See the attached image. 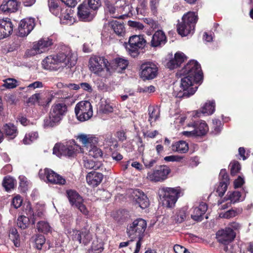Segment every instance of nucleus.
I'll return each mask as SVG.
<instances>
[{"label":"nucleus","instance_id":"nucleus-1","mask_svg":"<svg viewBox=\"0 0 253 253\" xmlns=\"http://www.w3.org/2000/svg\"><path fill=\"white\" fill-rule=\"evenodd\" d=\"M77 59L76 53L70 47H66L57 54L47 56L42 60V64L45 69L58 71L75 66Z\"/></svg>","mask_w":253,"mask_h":253},{"label":"nucleus","instance_id":"nucleus-2","mask_svg":"<svg viewBox=\"0 0 253 253\" xmlns=\"http://www.w3.org/2000/svg\"><path fill=\"white\" fill-rule=\"evenodd\" d=\"M88 68L92 74L103 78L110 76L113 70L105 57L99 56L90 57L88 61Z\"/></svg>","mask_w":253,"mask_h":253},{"label":"nucleus","instance_id":"nucleus-3","mask_svg":"<svg viewBox=\"0 0 253 253\" xmlns=\"http://www.w3.org/2000/svg\"><path fill=\"white\" fill-rule=\"evenodd\" d=\"M147 227L146 221L138 218L134 220L130 224L127 228V233L129 237L132 238H137L135 244V251L133 253H138L141 246V239Z\"/></svg>","mask_w":253,"mask_h":253},{"label":"nucleus","instance_id":"nucleus-4","mask_svg":"<svg viewBox=\"0 0 253 253\" xmlns=\"http://www.w3.org/2000/svg\"><path fill=\"white\" fill-rule=\"evenodd\" d=\"M67 111L65 103H55L51 108L49 116L44 120L45 128L53 127L58 125Z\"/></svg>","mask_w":253,"mask_h":253},{"label":"nucleus","instance_id":"nucleus-5","mask_svg":"<svg viewBox=\"0 0 253 253\" xmlns=\"http://www.w3.org/2000/svg\"><path fill=\"white\" fill-rule=\"evenodd\" d=\"M78 153H84V151L74 140H70L65 143H57L53 149V154L58 157L62 156L74 157Z\"/></svg>","mask_w":253,"mask_h":253},{"label":"nucleus","instance_id":"nucleus-6","mask_svg":"<svg viewBox=\"0 0 253 253\" xmlns=\"http://www.w3.org/2000/svg\"><path fill=\"white\" fill-rule=\"evenodd\" d=\"M158 193L163 205L170 208L174 206L180 197V189L178 187H162L159 189Z\"/></svg>","mask_w":253,"mask_h":253},{"label":"nucleus","instance_id":"nucleus-7","mask_svg":"<svg viewBox=\"0 0 253 253\" xmlns=\"http://www.w3.org/2000/svg\"><path fill=\"white\" fill-rule=\"evenodd\" d=\"M197 21V15L195 12H188L184 14L182 18L181 22L177 26L178 34L182 37L193 34Z\"/></svg>","mask_w":253,"mask_h":253},{"label":"nucleus","instance_id":"nucleus-8","mask_svg":"<svg viewBox=\"0 0 253 253\" xmlns=\"http://www.w3.org/2000/svg\"><path fill=\"white\" fill-rule=\"evenodd\" d=\"M184 76L181 79V89L177 94L178 97L187 98L193 95L198 88V86L195 84V83L200 82H196L194 78L192 76L187 75Z\"/></svg>","mask_w":253,"mask_h":253},{"label":"nucleus","instance_id":"nucleus-9","mask_svg":"<svg viewBox=\"0 0 253 253\" xmlns=\"http://www.w3.org/2000/svg\"><path fill=\"white\" fill-rule=\"evenodd\" d=\"M180 76L187 75L194 78L196 82H201L203 80V73L199 63L191 60L179 71Z\"/></svg>","mask_w":253,"mask_h":253},{"label":"nucleus","instance_id":"nucleus-10","mask_svg":"<svg viewBox=\"0 0 253 253\" xmlns=\"http://www.w3.org/2000/svg\"><path fill=\"white\" fill-rule=\"evenodd\" d=\"M77 119L80 122L90 119L93 115L92 106L88 101H82L78 103L75 107Z\"/></svg>","mask_w":253,"mask_h":253},{"label":"nucleus","instance_id":"nucleus-11","mask_svg":"<svg viewBox=\"0 0 253 253\" xmlns=\"http://www.w3.org/2000/svg\"><path fill=\"white\" fill-rule=\"evenodd\" d=\"M146 43L143 36L133 35L129 38L126 49L131 56L135 57L139 54V50L145 46Z\"/></svg>","mask_w":253,"mask_h":253},{"label":"nucleus","instance_id":"nucleus-12","mask_svg":"<svg viewBox=\"0 0 253 253\" xmlns=\"http://www.w3.org/2000/svg\"><path fill=\"white\" fill-rule=\"evenodd\" d=\"M53 44L52 40L49 38H43L33 43L32 47L27 50L25 55L29 57L45 52Z\"/></svg>","mask_w":253,"mask_h":253},{"label":"nucleus","instance_id":"nucleus-13","mask_svg":"<svg viewBox=\"0 0 253 253\" xmlns=\"http://www.w3.org/2000/svg\"><path fill=\"white\" fill-rule=\"evenodd\" d=\"M66 193L71 206L77 208L84 215H88L89 211L84 204V201L83 198L76 191L73 190H67Z\"/></svg>","mask_w":253,"mask_h":253},{"label":"nucleus","instance_id":"nucleus-14","mask_svg":"<svg viewBox=\"0 0 253 253\" xmlns=\"http://www.w3.org/2000/svg\"><path fill=\"white\" fill-rule=\"evenodd\" d=\"M39 176L41 179L51 184L64 185L66 183L64 178L47 168L43 170L41 169L39 171Z\"/></svg>","mask_w":253,"mask_h":253},{"label":"nucleus","instance_id":"nucleus-15","mask_svg":"<svg viewBox=\"0 0 253 253\" xmlns=\"http://www.w3.org/2000/svg\"><path fill=\"white\" fill-rule=\"evenodd\" d=\"M170 169L166 165H161L148 172L147 178L153 182H162L168 178Z\"/></svg>","mask_w":253,"mask_h":253},{"label":"nucleus","instance_id":"nucleus-16","mask_svg":"<svg viewBox=\"0 0 253 253\" xmlns=\"http://www.w3.org/2000/svg\"><path fill=\"white\" fill-rule=\"evenodd\" d=\"M69 236L74 241H78L80 244L85 246L92 239V235L86 229L81 231L70 229L68 231Z\"/></svg>","mask_w":253,"mask_h":253},{"label":"nucleus","instance_id":"nucleus-17","mask_svg":"<svg viewBox=\"0 0 253 253\" xmlns=\"http://www.w3.org/2000/svg\"><path fill=\"white\" fill-rule=\"evenodd\" d=\"M141 77L144 80H151L156 77L158 74V67L153 62H147L141 66Z\"/></svg>","mask_w":253,"mask_h":253},{"label":"nucleus","instance_id":"nucleus-18","mask_svg":"<svg viewBox=\"0 0 253 253\" xmlns=\"http://www.w3.org/2000/svg\"><path fill=\"white\" fill-rule=\"evenodd\" d=\"M42 208L40 206H36L34 209L30 203H27L24 206L23 212L26 216L31 219L33 224H35L38 218L41 217L43 214Z\"/></svg>","mask_w":253,"mask_h":253},{"label":"nucleus","instance_id":"nucleus-19","mask_svg":"<svg viewBox=\"0 0 253 253\" xmlns=\"http://www.w3.org/2000/svg\"><path fill=\"white\" fill-rule=\"evenodd\" d=\"M35 26L33 18H27L21 20L18 27V36L25 37L27 36Z\"/></svg>","mask_w":253,"mask_h":253},{"label":"nucleus","instance_id":"nucleus-20","mask_svg":"<svg viewBox=\"0 0 253 253\" xmlns=\"http://www.w3.org/2000/svg\"><path fill=\"white\" fill-rule=\"evenodd\" d=\"M236 236L235 232H232L229 228L219 230L216 233L218 241L223 245H227L234 240Z\"/></svg>","mask_w":253,"mask_h":253},{"label":"nucleus","instance_id":"nucleus-21","mask_svg":"<svg viewBox=\"0 0 253 253\" xmlns=\"http://www.w3.org/2000/svg\"><path fill=\"white\" fill-rule=\"evenodd\" d=\"M208 210V206L205 203H201L198 206L193 207L191 209V217L196 221H201Z\"/></svg>","mask_w":253,"mask_h":253},{"label":"nucleus","instance_id":"nucleus-22","mask_svg":"<svg viewBox=\"0 0 253 253\" xmlns=\"http://www.w3.org/2000/svg\"><path fill=\"white\" fill-rule=\"evenodd\" d=\"M78 16L79 18L84 21H90L94 17V13L92 9L89 8L85 4H81L78 7Z\"/></svg>","mask_w":253,"mask_h":253},{"label":"nucleus","instance_id":"nucleus-23","mask_svg":"<svg viewBox=\"0 0 253 253\" xmlns=\"http://www.w3.org/2000/svg\"><path fill=\"white\" fill-rule=\"evenodd\" d=\"M132 197L134 202L141 209H145L148 207L149 201L147 196L143 192L139 190H133L132 193Z\"/></svg>","mask_w":253,"mask_h":253},{"label":"nucleus","instance_id":"nucleus-24","mask_svg":"<svg viewBox=\"0 0 253 253\" xmlns=\"http://www.w3.org/2000/svg\"><path fill=\"white\" fill-rule=\"evenodd\" d=\"M167 40L165 33L158 30L154 34L151 41V46L154 47H161L167 42Z\"/></svg>","mask_w":253,"mask_h":253},{"label":"nucleus","instance_id":"nucleus-25","mask_svg":"<svg viewBox=\"0 0 253 253\" xmlns=\"http://www.w3.org/2000/svg\"><path fill=\"white\" fill-rule=\"evenodd\" d=\"M215 111V102L213 101H209L204 104L199 111H195L192 112L193 116H196V117H200L201 114L205 115H210L213 113Z\"/></svg>","mask_w":253,"mask_h":253},{"label":"nucleus","instance_id":"nucleus-26","mask_svg":"<svg viewBox=\"0 0 253 253\" xmlns=\"http://www.w3.org/2000/svg\"><path fill=\"white\" fill-rule=\"evenodd\" d=\"M128 62L126 59L117 58L109 62V66L113 68L112 73L114 72H121L127 66Z\"/></svg>","mask_w":253,"mask_h":253},{"label":"nucleus","instance_id":"nucleus-27","mask_svg":"<svg viewBox=\"0 0 253 253\" xmlns=\"http://www.w3.org/2000/svg\"><path fill=\"white\" fill-rule=\"evenodd\" d=\"M84 167L86 169H94L95 170L100 169L101 171L106 170L102 162L100 161H93L90 158H84Z\"/></svg>","mask_w":253,"mask_h":253},{"label":"nucleus","instance_id":"nucleus-28","mask_svg":"<svg viewBox=\"0 0 253 253\" xmlns=\"http://www.w3.org/2000/svg\"><path fill=\"white\" fill-rule=\"evenodd\" d=\"M102 174L95 171L90 172L86 176L87 184L92 187L98 186L102 181Z\"/></svg>","mask_w":253,"mask_h":253},{"label":"nucleus","instance_id":"nucleus-29","mask_svg":"<svg viewBox=\"0 0 253 253\" xmlns=\"http://www.w3.org/2000/svg\"><path fill=\"white\" fill-rule=\"evenodd\" d=\"M187 126L194 128L197 133V136H202L206 134L209 130V127L205 122L201 121L196 123H188Z\"/></svg>","mask_w":253,"mask_h":253},{"label":"nucleus","instance_id":"nucleus-30","mask_svg":"<svg viewBox=\"0 0 253 253\" xmlns=\"http://www.w3.org/2000/svg\"><path fill=\"white\" fill-rule=\"evenodd\" d=\"M59 17L62 24L71 25L75 22L74 14L69 9H63L62 13Z\"/></svg>","mask_w":253,"mask_h":253},{"label":"nucleus","instance_id":"nucleus-31","mask_svg":"<svg viewBox=\"0 0 253 253\" xmlns=\"http://www.w3.org/2000/svg\"><path fill=\"white\" fill-rule=\"evenodd\" d=\"M246 197V194L243 191L242 193L235 191L233 192H228L225 197L226 200H229L230 203H235L243 201Z\"/></svg>","mask_w":253,"mask_h":253},{"label":"nucleus","instance_id":"nucleus-32","mask_svg":"<svg viewBox=\"0 0 253 253\" xmlns=\"http://www.w3.org/2000/svg\"><path fill=\"white\" fill-rule=\"evenodd\" d=\"M77 138L82 142L84 147H87L89 145L90 147L92 144L97 142V138L92 134H80L77 137Z\"/></svg>","mask_w":253,"mask_h":253},{"label":"nucleus","instance_id":"nucleus-33","mask_svg":"<svg viewBox=\"0 0 253 253\" xmlns=\"http://www.w3.org/2000/svg\"><path fill=\"white\" fill-rule=\"evenodd\" d=\"M18 9V3L15 0L4 1L0 6V10L3 12H13Z\"/></svg>","mask_w":253,"mask_h":253},{"label":"nucleus","instance_id":"nucleus-34","mask_svg":"<svg viewBox=\"0 0 253 253\" xmlns=\"http://www.w3.org/2000/svg\"><path fill=\"white\" fill-rule=\"evenodd\" d=\"M0 28L4 33V35L7 37L10 36L13 30V25L8 18L0 19Z\"/></svg>","mask_w":253,"mask_h":253},{"label":"nucleus","instance_id":"nucleus-35","mask_svg":"<svg viewBox=\"0 0 253 253\" xmlns=\"http://www.w3.org/2000/svg\"><path fill=\"white\" fill-rule=\"evenodd\" d=\"M55 95L57 97L62 99L61 103H65V104H68L69 103H72V94L71 92H68V88L65 87L63 90H60L58 91Z\"/></svg>","mask_w":253,"mask_h":253},{"label":"nucleus","instance_id":"nucleus-36","mask_svg":"<svg viewBox=\"0 0 253 253\" xmlns=\"http://www.w3.org/2000/svg\"><path fill=\"white\" fill-rule=\"evenodd\" d=\"M172 150L178 153H185L189 150L187 143L185 141H179L172 144Z\"/></svg>","mask_w":253,"mask_h":253},{"label":"nucleus","instance_id":"nucleus-37","mask_svg":"<svg viewBox=\"0 0 253 253\" xmlns=\"http://www.w3.org/2000/svg\"><path fill=\"white\" fill-rule=\"evenodd\" d=\"M3 129L6 136L10 139H13L17 134L16 127L12 124H6L3 126Z\"/></svg>","mask_w":253,"mask_h":253},{"label":"nucleus","instance_id":"nucleus-38","mask_svg":"<svg viewBox=\"0 0 253 253\" xmlns=\"http://www.w3.org/2000/svg\"><path fill=\"white\" fill-rule=\"evenodd\" d=\"M109 26L114 32L119 35L124 32V26L122 23L118 21H112L109 23Z\"/></svg>","mask_w":253,"mask_h":253},{"label":"nucleus","instance_id":"nucleus-39","mask_svg":"<svg viewBox=\"0 0 253 253\" xmlns=\"http://www.w3.org/2000/svg\"><path fill=\"white\" fill-rule=\"evenodd\" d=\"M48 5L50 11L56 16L59 17L60 14L62 13V10L65 9V8H61L56 2L52 0L49 1Z\"/></svg>","mask_w":253,"mask_h":253},{"label":"nucleus","instance_id":"nucleus-40","mask_svg":"<svg viewBox=\"0 0 253 253\" xmlns=\"http://www.w3.org/2000/svg\"><path fill=\"white\" fill-rule=\"evenodd\" d=\"M9 238L12 241L15 247H19L20 246V237L16 229L11 228L10 230Z\"/></svg>","mask_w":253,"mask_h":253},{"label":"nucleus","instance_id":"nucleus-41","mask_svg":"<svg viewBox=\"0 0 253 253\" xmlns=\"http://www.w3.org/2000/svg\"><path fill=\"white\" fill-rule=\"evenodd\" d=\"M16 181L12 177L6 176L3 179L2 185L7 191H9L14 188Z\"/></svg>","mask_w":253,"mask_h":253},{"label":"nucleus","instance_id":"nucleus-42","mask_svg":"<svg viewBox=\"0 0 253 253\" xmlns=\"http://www.w3.org/2000/svg\"><path fill=\"white\" fill-rule=\"evenodd\" d=\"M103 250L102 244L97 239H94L92 242L90 253H99Z\"/></svg>","mask_w":253,"mask_h":253},{"label":"nucleus","instance_id":"nucleus-43","mask_svg":"<svg viewBox=\"0 0 253 253\" xmlns=\"http://www.w3.org/2000/svg\"><path fill=\"white\" fill-rule=\"evenodd\" d=\"M103 153L100 149L96 146H91L88 150V156L89 158L92 157L94 159L101 158Z\"/></svg>","mask_w":253,"mask_h":253},{"label":"nucleus","instance_id":"nucleus-44","mask_svg":"<svg viewBox=\"0 0 253 253\" xmlns=\"http://www.w3.org/2000/svg\"><path fill=\"white\" fill-rule=\"evenodd\" d=\"M37 228L39 232L43 233H47L51 231V227L49 224L44 221H41L38 222Z\"/></svg>","mask_w":253,"mask_h":253},{"label":"nucleus","instance_id":"nucleus-45","mask_svg":"<svg viewBox=\"0 0 253 253\" xmlns=\"http://www.w3.org/2000/svg\"><path fill=\"white\" fill-rule=\"evenodd\" d=\"M38 137V134L37 132H32L26 134L23 139V142L24 144H30L33 141L36 140Z\"/></svg>","mask_w":253,"mask_h":253},{"label":"nucleus","instance_id":"nucleus-46","mask_svg":"<svg viewBox=\"0 0 253 253\" xmlns=\"http://www.w3.org/2000/svg\"><path fill=\"white\" fill-rule=\"evenodd\" d=\"M30 220L31 219L26 215H21L17 219V225L20 228L25 229L28 226Z\"/></svg>","mask_w":253,"mask_h":253},{"label":"nucleus","instance_id":"nucleus-47","mask_svg":"<svg viewBox=\"0 0 253 253\" xmlns=\"http://www.w3.org/2000/svg\"><path fill=\"white\" fill-rule=\"evenodd\" d=\"M101 110L104 113H112L114 111V105L110 102L105 101L101 104Z\"/></svg>","mask_w":253,"mask_h":253},{"label":"nucleus","instance_id":"nucleus-48","mask_svg":"<svg viewBox=\"0 0 253 253\" xmlns=\"http://www.w3.org/2000/svg\"><path fill=\"white\" fill-rule=\"evenodd\" d=\"M4 84L2 85L3 86L7 88L11 89L16 87L18 84L17 81L14 79L8 78L3 80Z\"/></svg>","mask_w":253,"mask_h":253},{"label":"nucleus","instance_id":"nucleus-49","mask_svg":"<svg viewBox=\"0 0 253 253\" xmlns=\"http://www.w3.org/2000/svg\"><path fill=\"white\" fill-rule=\"evenodd\" d=\"M149 121L152 124L153 122L156 121L159 117V111L157 109L149 108Z\"/></svg>","mask_w":253,"mask_h":253},{"label":"nucleus","instance_id":"nucleus-50","mask_svg":"<svg viewBox=\"0 0 253 253\" xmlns=\"http://www.w3.org/2000/svg\"><path fill=\"white\" fill-rule=\"evenodd\" d=\"M228 182L226 181H221L217 188L216 192L220 197H222L225 192L226 191L227 189V186Z\"/></svg>","mask_w":253,"mask_h":253},{"label":"nucleus","instance_id":"nucleus-51","mask_svg":"<svg viewBox=\"0 0 253 253\" xmlns=\"http://www.w3.org/2000/svg\"><path fill=\"white\" fill-rule=\"evenodd\" d=\"M186 217V210L184 209L178 211L175 216V219L177 222H183Z\"/></svg>","mask_w":253,"mask_h":253},{"label":"nucleus","instance_id":"nucleus-52","mask_svg":"<svg viewBox=\"0 0 253 253\" xmlns=\"http://www.w3.org/2000/svg\"><path fill=\"white\" fill-rule=\"evenodd\" d=\"M34 241L36 248L38 250H41L45 242V239L43 235H39L36 237Z\"/></svg>","mask_w":253,"mask_h":253},{"label":"nucleus","instance_id":"nucleus-53","mask_svg":"<svg viewBox=\"0 0 253 253\" xmlns=\"http://www.w3.org/2000/svg\"><path fill=\"white\" fill-rule=\"evenodd\" d=\"M184 156L180 155H170L165 157L164 159L167 162H181Z\"/></svg>","mask_w":253,"mask_h":253},{"label":"nucleus","instance_id":"nucleus-54","mask_svg":"<svg viewBox=\"0 0 253 253\" xmlns=\"http://www.w3.org/2000/svg\"><path fill=\"white\" fill-rule=\"evenodd\" d=\"M87 4L90 9L96 10L101 5V0H87Z\"/></svg>","mask_w":253,"mask_h":253},{"label":"nucleus","instance_id":"nucleus-55","mask_svg":"<svg viewBox=\"0 0 253 253\" xmlns=\"http://www.w3.org/2000/svg\"><path fill=\"white\" fill-rule=\"evenodd\" d=\"M19 178L20 180L19 186L23 192H25L27 190L28 185L27 178L23 176H20Z\"/></svg>","mask_w":253,"mask_h":253},{"label":"nucleus","instance_id":"nucleus-56","mask_svg":"<svg viewBox=\"0 0 253 253\" xmlns=\"http://www.w3.org/2000/svg\"><path fill=\"white\" fill-rule=\"evenodd\" d=\"M231 174L232 175H235L236 174L240 169L241 166L238 162H233L231 163Z\"/></svg>","mask_w":253,"mask_h":253},{"label":"nucleus","instance_id":"nucleus-57","mask_svg":"<svg viewBox=\"0 0 253 253\" xmlns=\"http://www.w3.org/2000/svg\"><path fill=\"white\" fill-rule=\"evenodd\" d=\"M174 59L179 65H180L186 59V56L183 53L177 52L175 54Z\"/></svg>","mask_w":253,"mask_h":253},{"label":"nucleus","instance_id":"nucleus-58","mask_svg":"<svg viewBox=\"0 0 253 253\" xmlns=\"http://www.w3.org/2000/svg\"><path fill=\"white\" fill-rule=\"evenodd\" d=\"M237 215V212L236 211L231 210H229L223 213H220L219 216L225 218H231L236 216Z\"/></svg>","mask_w":253,"mask_h":253},{"label":"nucleus","instance_id":"nucleus-59","mask_svg":"<svg viewBox=\"0 0 253 253\" xmlns=\"http://www.w3.org/2000/svg\"><path fill=\"white\" fill-rule=\"evenodd\" d=\"M22 201L21 197L17 195L13 198L12 204L15 209H17L21 206Z\"/></svg>","mask_w":253,"mask_h":253},{"label":"nucleus","instance_id":"nucleus-60","mask_svg":"<svg viewBox=\"0 0 253 253\" xmlns=\"http://www.w3.org/2000/svg\"><path fill=\"white\" fill-rule=\"evenodd\" d=\"M192 117H196V116H193L192 115V112L191 113H188L186 116L182 115L179 117L178 119H177V122H179L180 124L182 125L185 121L187 119H192Z\"/></svg>","mask_w":253,"mask_h":253},{"label":"nucleus","instance_id":"nucleus-61","mask_svg":"<svg viewBox=\"0 0 253 253\" xmlns=\"http://www.w3.org/2000/svg\"><path fill=\"white\" fill-rule=\"evenodd\" d=\"M135 243H136V242H135L134 241L131 240L130 241L121 242L120 244L119 247L120 248H122L127 247V246H129L130 247V249H134V252L135 251V245H134Z\"/></svg>","mask_w":253,"mask_h":253},{"label":"nucleus","instance_id":"nucleus-62","mask_svg":"<svg viewBox=\"0 0 253 253\" xmlns=\"http://www.w3.org/2000/svg\"><path fill=\"white\" fill-rule=\"evenodd\" d=\"M241 225L236 222H232L230 223L226 228H229L232 232L234 231H238L241 228Z\"/></svg>","mask_w":253,"mask_h":253},{"label":"nucleus","instance_id":"nucleus-63","mask_svg":"<svg viewBox=\"0 0 253 253\" xmlns=\"http://www.w3.org/2000/svg\"><path fill=\"white\" fill-rule=\"evenodd\" d=\"M142 161L145 167L148 168H150L153 167L156 162V160L154 159H152L150 160H148L147 158L143 156L142 157Z\"/></svg>","mask_w":253,"mask_h":253},{"label":"nucleus","instance_id":"nucleus-64","mask_svg":"<svg viewBox=\"0 0 253 253\" xmlns=\"http://www.w3.org/2000/svg\"><path fill=\"white\" fill-rule=\"evenodd\" d=\"M41 98V95L40 93H35L32 95L29 98V102L32 104H35L37 102H38L39 100Z\"/></svg>","mask_w":253,"mask_h":253}]
</instances>
